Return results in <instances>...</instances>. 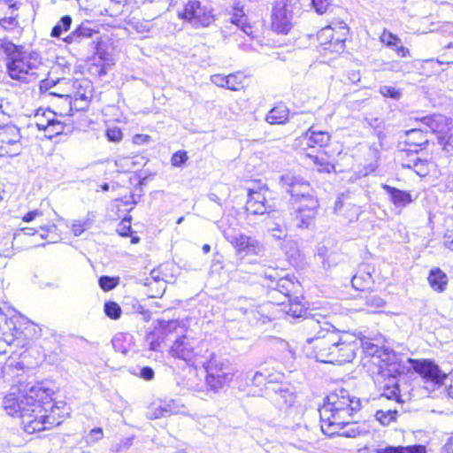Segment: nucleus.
Listing matches in <instances>:
<instances>
[{"label":"nucleus","instance_id":"nucleus-1","mask_svg":"<svg viewBox=\"0 0 453 453\" xmlns=\"http://www.w3.org/2000/svg\"><path fill=\"white\" fill-rule=\"evenodd\" d=\"M53 390L42 383L12 387L4 396L3 406L6 413L20 418L26 433L34 434L60 425L65 417V403L52 402Z\"/></svg>","mask_w":453,"mask_h":453},{"label":"nucleus","instance_id":"nucleus-2","mask_svg":"<svg viewBox=\"0 0 453 453\" xmlns=\"http://www.w3.org/2000/svg\"><path fill=\"white\" fill-rule=\"evenodd\" d=\"M305 325L315 331L306 342L318 361L342 365L354 359L360 345L355 334L340 332L333 325L313 319H307Z\"/></svg>","mask_w":453,"mask_h":453},{"label":"nucleus","instance_id":"nucleus-3","mask_svg":"<svg viewBox=\"0 0 453 453\" xmlns=\"http://www.w3.org/2000/svg\"><path fill=\"white\" fill-rule=\"evenodd\" d=\"M363 347L365 352L371 356V362L376 368V371H372L373 380L383 388L380 396L399 403L400 390L396 378L405 371L400 357L393 350L368 342Z\"/></svg>","mask_w":453,"mask_h":453},{"label":"nucleus","instance_id":"nucleus-4","mask_svg":"<svg viewBox=\"0 0 453 453\" xmlns=\"http://www.w3.org/2000/svg\"><path fill=\"white\" fill-rule=\"evenodd\" d=\"M0 50L7 57V71L12 80L29 83L46 74L42 57L37 51L24 49L5 38H0Z\"/></svg>","mask_w":453,"mask_h":453},{"label":"nucleus","instance_id":"nucleus-5","mask_svg":"<svg viewBox=\"0 0 453 453\" xmlns=\"http://www.w3.org/2000/svg\"><path fill=\"white\" fill-rule=\"evenodd\" d=\"M360 407L359 398L344 388L335 389L326 397L319 409L322 432L329 436L335 434Z\"/></svg>","mask_w":453,"mask_h":453},{"label":"nucleus","instance_id":"nucleus-6","mask_svg":"<svg viewBox=\"0 0 453 453\" xmlns=\"http://www.w3.org/2000/svg\"><path fill=\"white\" fill-rule=\"evenodd\" d=\"M274 305L271 303L257 304L249 298H239L235 309L243 316V319L250 325L265 324L273 319L272 311Z\"/></svg>","mask_w":453,"mask_h":453},{"label":"nucleus","instance_id":"nucleus-7","mask_svg":"<svg viewBox=\"0 0 453 453\" xmlns=\"http://www.w3.org/2000/svg\"><path fill=\"white\" fill-rule=\"evenodd\" d=\"M297 2L298 0H276L271 15V27L273 31L287 35L291 30Z\"/></svg>","mask_w":453,"mask_h":453},{"label":"nucleus","instance_id":"nucleus-8","mask_svg":"<svg viewBox=\"0 0 453 453\" xmlns=\"http://www.w3.org/2000/svg\"><path fill=\"white\" fill-rule=\"evenodd\" d=\"M219 227L226 240L229 242L240 255H258L263 250V245L256 238L237 232L231 226H226L222 221Z\"/></svg>","mask_w":453,"mask_h":453},{"label":"nucleus","instance_id":"nucleus-9","mask_svg":"<svg viewBox=\"0 0 453 453\" xmlns=\"http://www.w3.org/2000/svg\"><path fill=\"white\" fill-rule=\"evenodd\" d=\"M280 184L296 203H309L311 199H317L310 184L293 173L282 174L280 178Z\"/></svg>","mask_w":453,"mask_h":453},{"label":"nucleus","instance_id":"nucleus-10","mask_svg":"<svg viewBox=\"0 0 453 453\" xmlns=\"http://www.w3.org/2000/svg\"><path fill=\"white\" fill-rule=\"evenodd\" d=\"M179 17L196 27H207L213 20L211 10L196 0L188 1L179 12Z\"/></svg>","mask_w":453,"mask_h":453},{"label":"nucleus","instance_id":"nucleus-11","mask_svg":"<svg viewBox=\"0 0 453 453\" xmlns=\"http://www.w3.org/2000/svg\"><path fill=\"white\" fill-rule=\"evenodd\" d=\"M337 31L331 26L323 27L318 33V40L325 50L331 52L343 50L346 40L347 27L345 24H339Z\"/></svg>","mask_w":453,"mask_h":453},{"label":"nucleus","instance_id":"nucleus-12","mask_svg":"<svg viewBox=\"0 0 453 453\" xmlns=\"http://www.w3.org/2000/svg\"><path fill=\"white\" fill-rule=\"evenodd\" d=\"M19 129L13 125L0 127V155L16 156L21 151Z\"/></svg>","mask_w":453,"mask_h":453},{"label":"nucleus","instance_id":"nucleus-13","mask_svg":"<svg viewBox=\"0 0 453 453\" xmlns=\"http://www.w3.org/2000/svg\"><path fill=\"white\" fill-rule=\"evenodd\" d=\"M196 341L186 335H182L173 342L170 347L169 353L172 357L182 359L189 364L194 360L196 355Z\"/></svg>","mask_w":453,"mask_h":453},{"label":"nucleus","instance_id":"nucleus-14","mask_svg":"<svg viewBox=\"0 0 453 453\" xmlns=\"http://www.w3.org/2000/svg\"><path fill=\"white\" fill-rule=\"evenodd\" d=\"M96 33V31L90 27L89 22H82L72 32L65 35L63 42L65 45L73 46L74 49L85 47L90 44L89 41Z\"/></svg>","mask_w":453,"mask_h":453},{"label":"nucleus","instance_id":"nucleus-15","mask_svg":"<svg viewBox=\"0 0 453 453\" xmlns=\"http://www.w3.org/2000/svg\"><path fill=\"white\" fill-rule=\"evenodd\" d=\"M19 4L17 0L0 2V26L5 30H12L19 26Z\"/></svg>","mask_w":453,"mask_h":453},{"label":"nucleus","instance_id":"nucleus-16","mask_svg":"<svg viewBox=\"0 0 453 453\" xmlns=\"http://www.w3.org/2000/svg\"><path fill=\"white\" fill-rule=\"evenodd\" d=\"M420 127H423L426 129V132L429 130L432 133L437 134L440 143L441 136L448 134L449 129L453 127L451 126L449 119L441 114L425 116L420 119Z\"/></svg>","mask_w":453,"mask_h":453},{"label":"nucleus","instance_id":"nucleus-17","mask_svg":"<svg viewBox=\"0 0 453 453\" xmlns=\"http://www.w3.org/2000/svg\"><path fill=\"white\" fill-rule=\"evenodd\" d=\"M272 273H265V277L271 280V284L268 285V288L282 294L288 299L290 298L291 293L295 292L298 288V282H295L288 276L280 277L278 273L273 270Z\"/></svg>","mask_w":453,"mask_h":453},{"label":"nucleus","instance_id":"nucleus-18","mask_svg":"<svg viewBox=\"0 0 453 453\" xmlns=\"http://www.w3.org/2000/svg\"><path fill=\"white\" fill-rule=\"evenodd\" d=\"M319 202L317 199H311L309 203H299L296 205V226L299 228H309L314 222L317 214Z\"/></svg>","mask_w":453,"mask_h":453},{"label":"nucleus","instance_id":"nucleus-19","mask_svg":"<svg viewBox=\"0 0 453 453\" xmlns=\"http://www.w3.org/2000/svg\"><path fill=\"white\" fill-rule=\"evenodd\" d=\"M411 368L424 379L438 382L441 379L439 367L431 360L408 358Z\"/></svg>","mask_w":453,"mask_h":453},{"label":"nucleus","instance_id":"nucleus-20","mask_svg":"<svg viewBox=\"0 0 453 453\" xmlns=\"http://www.w3.org/2000/svg\"><path fill=\"white\" fill-rule=\"evenodd\" d=\"M283 380L284 374L282 372L267 366L262 367L260 370L257 371L251 378L253 385L257 387L265 385L267 390L270 389L267 386L268 384L281 383Z\"/></svg>","mask_w":453,"mask_h":453},{"label":"nucleus","instance_id":"nucleus-21","mask_svg":"<svg viewBox=\"0 0 453 453\" xmlns=\"http://www.w3.org/2000/svg\"><path fill=\"white\" fill-rule=\"evenodd\" d=\"M245 208L250 214L263 215L270 208V205L267 204L265 195L262 190L250 189Z\"/></svg>","mask_w":453,"mask_h":453},{"label":"nucleus","instance_id":"nucleus-22","mask_svg":"<svg viewBox=\"0 0 453 453\" xmlns=\"http://www.w3.org/2000/svg\"><path fill=\"white\" fill-rule=\"evenodd\" d=\"M330 134L324 131H315L311 127L300 137V144L305 145L309 148L315 146L324 147L328 144L330 141Z\"/></svg>","mask_w":453,"mask_h":453},{"label":"nucleus","instance_id":"nucleus-23","mask_svg":"<svg viewBox=\"0 0 453 453\" xmlns=\"http://www.w3.org/2000/svg\"><path fill=\"white\" fill-rule=\"evenodd\" d=\"M381 187L388 195L389 201L397 209H403L413 201L411 195L407 191L398 189L388 184H382Z\"/></svg>","mask_w":453,"mask_h":453},{"label":"nucleus","instance_id":"nucleus-24","mask_svg":"<svg viewBox=\"0 0 453 453\" xmlns=\"http://www.w3.org/2000/svg\"><path fill=\"white\" fill-rule=\"evenodd\" d=\"M208 374H213V377H217L219 381L226 384L232 380L234 373L231 369L225 366L224 364L218 362L216 359L211 358L207 366Z\"/></svg>","mask_w":453,"mask_h":453},{"label":"nucleus","instance_id":"nucleus-25","mask_svg":"<svg viewBox=\"0 0 453 453\" xmlns=\"http://www.w3.org/2000/svg\"><path fill=\"white\" fill-rule=\"evenodd\" d=\"M273 395H271L272 401L280 409L288 408L293 405L296 401V395L287 388L278 387L273 388Z\"/></svg>","mask_w":453,"mask_h":453},{"label":"nucleus","instance_id":"nucleus-26","mask_svg":"<svg viewBox=\"0 0 453 453\" xmlns=\"http://www.w3.org/2000/svg\"><path fill=\"white\" fill-rule=\"evenodd\" d=\"M279 213L274 211L265 219V226L271 234L276 239H283L287 236V229L281 219L278 217Z\"/></svg>","mask_w":453,"mask_h":453},{"label":"nucleus","instance_id":"nucleus-27","mask_svg":"<svg viewBox=\"0 0 453 453\" xmlns=\"http://www.w3.org/2000/svg\"><path fill=\"white\" fill-rule=\"evenodd\" d=\"M289 116L288 108L282 104H276L266 115L265 120L271 125H282L287 123Z\"/></svg>","mask_w":453,"mask_h":453},{"label":"nucleus","instance_id":"nucleus-28","mask_svg":"<svg viewBox=\"0 0 453 453\" xmlns=\"http://www.w3.org/2000/svg\"><path fill=\"white\" fill-rule=\"evenodd\" d=\"M404 167L412 168L419 176H426L429 173L434 163L426 159H421L417 155H411L409 162L403 165Z\"/></svg>","mask_w":453,"mask_h":453},{"label":"nucleus","instance_id":"nucleus-29","mask_svg":"<svg viewBox=\"0 0 453 453\" xmlns=\"http://www.w3.org/2000/svg\"><path fill=\"white\" fill-rule=\"evenodd\" d=\"M428 282L431 288L436 292H443L448 285V276L439 268L430 271Z\"/></svg>","mask_w":453,"mask_h":453},{"label":"nucleus","instance_id":"nucleus-30","mask_svg":"<svg viewBox=\"0 0 453 453\" xmlns=\"http://www.w3.org/2000/svg\"><path fill=\"white\" fill-rule=\"evenodd\" d=\"M72 23L73 19L70 15L63 16L52 27L50 36L63 42L65 35L71 29Z\"/></svg>","mask_w":453,"mask_h":453},{"label":"nucleus","instance_id":"nucleus-31","mask_svg":"<svg viewBox=\"0 0 453 453\" xmlns=\"http://www.w3.org/2000/svg\"><path fill=\"white\" fill-rule=\"evenodd\" d=\"M58 87L56 90L51 91L50 95L57 96L59 97H72V88H81L82 84L81 81H72L70 80H60L58 81Z\"/></svg>","mask_w":453,"mask_h":453},{"label":"nucleus","instance_id":"nucleus-32","mask_svg":"<svg viewBox=\"0 0 453 453\" xmlns=\"http://www.w3.org/2000/svg\"><path fill=\"white\" fill-rule=\"evenodd\" d=\"M335 211L345 216L349 222H352L357 219L360 209L356 205H352L350 203L343 204L342 202L337 201L335 203Z\"/></svg>","mask_w":453,"mask_h":453},{"label":"nucleus","instance_id":"nucleus-33","mask_svg":"<svg viewBox=\"0 0 453 453\" xmlns=\"http://www.w3.org/2000/svg\"><path fill=\"white\" fill-rule=\"evenodd\" d=\"M231 24L234 25L239 32L250 36L252 35L251 26L247 22V17L242 11H237L230 18Z\"/></svg>","mask_w":453,"mask_h":453},{"label":"nucleus","instance_id":"nucleus-34","mask_svg":"<svg viewBox=\"0 0 453 453\" xmlns=\"http://www.w3.org/2000/svg\"><path fill=\"white\" fill-rule=\"evenodd\" d=\"M365 433V429L362 428L357 422H352L351 418H348L346 423L342 424V427L336 434H339L344 437L355 438Z\"/></svg>","mask_w":453,"mask_h":453},{"label":"nucleus","instance_id":"nucleus-35","mask_svg":"<svg viewBox=\"0 0 453 453\" xmlns=\"http://www.w3.org/2000/svg\"><path fill=\"white\" fill-rule=\"evenodd\" d=\"M54 117V111L46 109H39L34 117V125L38 128V130H45L48 125L52 121V118Z\"/></svg>","mask_w":453,"mask_h":453},{"label":"nucleus","instance_id":"nucleus-36","mask_svg":"<svg viewBox=\"0 0 453 453\" xmlns=\"http://www.w3.org/2000/svg\"><path fill=\"white\" fill-rule=\"evenodd\" d=\"M353 288L357 290L364 291L369 288L372 283V274L369 272L359 271L351 280Z\"/></svg>","mask_w":453,"mask_h":453},{"label":"nucleus","instance_id":"nucleus-37","mask_svg":"<svg viewBox=\"0 0 453 453\" xmlns=\"http://www.w3.org/2000/svg\"><path fill=\"white\" fill-rule=\"evenodd\" d=\"M138 165L139 164L134 160V158L130 157H118L115 160V165L119 173L134 171L136 169Z\"/></svg>","mask_w":453,"mask_h":453},{"label":"nucleus","instance_id":"nucleus-38","mask_svg":"<svg viewBox=\"0 0 453 453\" xmlns=\"http://www.w3.org/2000/svg\"><path fill=\"white\" fill-rule=\"evenodd\" d=\"M306 156L318 167L319 172L331 173L334 170V165L324 155L317 156L307 153Z\"/></svg>","mask_w":453,"mask_h":453},{"label":"nucleus","instance_id":"nucleus-39","mask_svg":"<svg viewBox=\"0 0 453 453\" xmlns=\"http://www.w3.org/2000/svg\"><path fill=\"white\" fill-rule=\"evenodd\" d=\"M421 128L424 127L419 126L418 128L411 129L406 132L407 142L409 143L416 146H421L427 142V138Z\"/></svg>","mask_w":453,"mask_h":453},{"label":"nucleus","instance_id":"nucleus-40","mask_svg":"<svg viewBox=\"0 0 453 453\" xmlns=\"http://www.w3.org/2000/svg\"><path fill=\"white\" fill-rule=\"evenodd\" d=\"M297 299L298 297H296V299L292 301L290 298H288L289 303L286 306L285 310L288 315L296 319L302 318L306 314L304 306Z\"/></svg>","mask_w":453,"mask_h":453},{"label":"nucleus","instance_id":"nucleus-41","mask_svg":"<svg viewBox=\"0 0 453 453\" xmlns=\"http://www.w3.org/2000/svg\"><path fill=\"white\" fill-rule=\"evenodd\" d=\"M65 130V124L58 119L57 114L54 112V117L52 118V121L48 125L46 129L44 130L45 136L49 138H52L56 135L61 134Z\"/></svg>","mask_w":453,"mask_h":453},{"label":"nucleus","instance_id":"nucleus-42","mask_svg":"<svg viewBox=\"0 0 453 453\" xmlns=\"http://www.w3.org/2000/svg\"><path fill=\"white\" fill-rule=\"evenodd\" d=\"M245 75L241 72H236L226 75V88L237 91L242 87Z\"/></svg>","mask_w":453,"mask_h":453},{"label":"nucleus","instance_id":"nucleus-43","mask_svg":"<svg viewBox=\"0 0 453 453\" xmlns=\"http://www.w3.org/2000/svg\"><path fill=\"white\" fill-rule=\"evenodd\" d=\"M397 413L396 410H379L375 413V418L381 425L388 426L396 419Z\"/></svg>","mask_w":453,"mask_h":453},{"label":"nucleus","instance_id":"nucleus-44","mask_svg":"<svg viewBox=\"0 0 453 453\" xmlns=\"http://www.w3.org/2000/svg\"><path fill=\"white\" fill-rule=\"evenodd\" d=\"M420 448L416 446H409V447H393L388 446L382 449H377L376 453H419Z\"/></svg>","mask_w":453,"mask_h":453},{"label":"nucleus","instance_id":"nucleus-45","mask_svg":"<svg viewBox=\"0 0 453 453\" xmlns=\"http://www.w3.org/2000/svg\"><path fill=\"white\" fill-rule=\"evenodd\" d=\"M92 220L88 218L83 220H75L72 225V232L75 236H80L87 229L90 228Z\"/></svg>","mask_w":453,"mask_h":453},{"label":"nucleus","instance_id":"nucleus-46","mask_svg":"<svg viewBox=\"0 0 453 453\" xmlns=\"http://www.w3.org/2000/svg\"><path fill=\"white\" fill-rule=\"evenodd\" d=\"M104 312L109 318L118 319L121 315V308L114 302H107L104 303Z\"/></svg>","mask_w":453,"mask_h":453},{"label":"nucleus","instance_id":"nucleus-47","mask_svg":"<svg viewBox=\"0 0 453 453\" xmlns=\"http://www.w3.org/2000/svg\"><path fill=\"white\" fill-rule=\"evenodd\" d=\"M441 145L449 155H453V127L449 129L448 134L441 136Z\"/></svg>","mask_w":453,"mask_h":453},{"label":"nucleus","instance_id":"nucleus-48","mask_svg":"<svg viewBox=\"0 0 453 453\" xmlns=\"http://www.w3.org/2000/svg\"><path fill=\"white\" fill-rule=\"evenodd\" d=\"M380 41L389 48L401 44V39L397 35L387 31L380 35Z\"/></svg>","mask_w":453,"mask_h":453},{"label":"nucleus","instance_id":"nucleus-49","mask_svg":"<svg viewBox=\"0 0 453 453\" xmlns=\"http://www.w3.org/2000/svg\"><path fill=\"white\" fill-rule=\"evenodd\" d=\"M99 286L104 291H109L113 289L119 283V280L117 278H112L109 276H102L99 278Z\"/></svg>","mask_w":453,"mask_h":453},{"label":"nucleus","instance_id":"nucleus-50","mask_svg":"<svg viewBox=\"0 0 453 453\" xmlns=\"http://www.w3.org/2000/svg\"><path fill=\"white\" fill-rule=\"evenodd\" d=\"M380 93L385 97H390L396 100L402 96L401 91L392 86H381L380 88Z\"/></svg>","mask_w":453,"mask_h":453},{"label":"nucleus","instance_id":"nucleus-51","mask_svg":"<svg viewBox=\"0 0 453 453\" xmlns=\"http://www.w3.org/2000/svg\"><path fill=\"white\" fill-rule=\"evenodd\" d=\"M147 416L150 419H156V418H160L162 417H166L165 416V409H164L161 405V403H154L150 406L148 413H147Z\"/></svg>","mask_w":453,"mask_h":453},{"label":"nucleus","instance_id":"nucleus-52","mask_svg":"<svg viewBox=\"0 0 453 453\" xmlns=\"http://www.w3.org/2000/svg\"><path fill=\"white\" fill-rule=\"evenodd\" d=\"M187 152L179 150L175 152L171 157V163L173 166L180 167L188 160Z\"/></svg>","mask_w":453,"mask_h":453},{"label":"nucleus","instance_id":"nucleus-53","mask_svg":"<svg viewBox=\"0 0 453 453\" xmlns=\"http://www.w3.org/2000/svg\"><path fill=\"white\" fill-rule=\"evenodd\" d=\"M162 407L165 409V416H169L172 414H177L180 412V405L177 403L175 400H171L169 402L160 403Z\"/></svg>","mask_w":453,"mask_h":453},{"label":"nucleus","instance_id":"nucleus-54","mask_svg":"<svg viewBox=\"0 0 453 453\" xmlns=\"http://www.w3.org/2000/svg\"><path fill=\"white\" fill-rule=\"evenodd\" d=\"M242 34L243 33H242V32H234L233 34V37H234V41H236L238 48L244 51L251 50H252L251 44L248 43L246 42V40L244 38H242Z\"/></svg>","mask_w":453,"mask_h":453},{"label":"nucleus","instance_id":"nucleus-55","mask_svg":"<svg viewBox=\"0 0 453 453\" xmlns=\"http://www.w3.org/2000/svg\"><path fill=\"white\" fill-rule=\"evenodd\" d=\"M106 136L109 141L118 142L122 140L123 134L120 128L115 127L112 128H109L106 131Z\"/></svg>","mask_w":453,"mask_h":453},{"label":"nucleus","instance_id":"nucleus-56","mask_svg":"<svg viewBox=\"0 0 453 453\" xmlns=\"http://www.w3.org/2000/svg\"><path fill=\"white\" fill-rule=\"evenodd\" d=\"M117 232L121 236H128L131 232V221L129 219L125 218L119 224Z\"/></svg>","mask_w":453,"mask_h":453},{"label":"nucleus","instance_id":"nucleus-57","mask_svg":"<svg viewBox=\"0 0 453 453\" xmlns=\"http://www.w3.org/2000/svg\"><path fill=\"white\" fill-rule=\"evenodd\" d=\"M206 384L208 388L213 392H217L225 385L220 380L219 381V380H217V377H213V374H207Z\"/></svg>","mask_w":453,"mask_h":453},{"label":"nucleus","instance_id":"nucleus-58","mask_svg":"<svg viewBox=\"0 0 453 453\" xmlns=\"http://www.w3.org/2000/svg\"><path fill=\"white\" fill-rule=\"evenodd\" d=\"M312 5L319 14L325 13L331 5L330 0H312Z\"/></svg>","mask_w":453,"mask_h":453},{"label":"nucleus","instance_id":"nucleus-59","mask_svg":"<svg viewBox=\"0 0 453 453\" xmlns=\"http://www.w3.org/2000/svg\"><path fill=\"white\" fill-rule=\"evenodd\" d=\"M16 338L13 336L0 338V356H4L7 353V347L14 344Z\"/></svg>","mask_w":453,"mask_h":453},{"label":"nucleus","instance_id":"nucleus-60","mask_svg":"<svg viewBox=\"0 0 453 453\" xmlns=\"http://www.w3.org/2000/svg\"><path fill=\"white\" fill-rule=\"evenodd\" d=\"M134 29L137 33L141 34L142 36H147V34L150 32L151 25L150 22H137L134 26Z\"/></svg>","mask_w":453,"mask_h":453},{"label":"nucleus","instance_id":"nucleus-61","mask_svg":"<svg viewBox=\"0 0 453 453\" xmlns=\"http://www.w3.org/2000/svg\"><path fill=\"white\" fill-rule=\"evenodd\" d=\"M211 81L214 85L226 88V75L214 74L211 76Z\"/></svg>","mask_w":453,"mask_h":453},{"label":"nucleus","instance_id":"nucleus-62","mask_svg":"<svg viewBox=\"0 0 453 453\" xmlns=\"http://www.w3.org/2000/svg\"><path fill=\"white\" fill-rule=\"evenodd\" d=\"M42 215H43V213L41 210L35 209L34 211H30L27 213H26L23 216L22 220L25 222H31V221L35 220L36 218L42 217Z\"/></svg>","mask_w":453,"mask_h":453},{"label":"nucleus","instance_id":"nucleus-63","mask_svg":"<svg viewBox=\"0 0 453 453\" xmlns=\"http://www.w3.org/2000/svg\"><path fill=\"white\" fill-rule=\"evenodd\" d=\"M140 377L145 380H151L154 378V371L149 366L141 369Z\"/></svg>","mask_w":453,"mask_h":453},{"label":"nucleus","instance_id":"nucleus-64","mask_svg":"<svg viewBox=\"0 0 453 453\" xmlns=\"http://www.w3.org/2000/svg\"><path fill=\"white\" fill-rule=\"evenodd\" d=\"M444 245L448 249L453 250V228L447 229L444 234Z\"/></svg>","mask_w":453,"mask_h":453}]
</instances>
